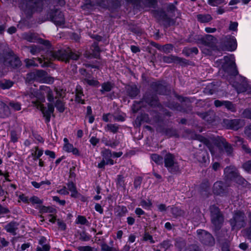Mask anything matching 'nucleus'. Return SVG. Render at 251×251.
<instances>
[{"label": "nucleus", "instance_id": "3c124183", "mask_svg": "<svg viewBox=\"0 0 251 251\" xmlns=\"http://www.w3.org/2000/svg\"><path fill=\"white\" fill-rule=\"evenodd\" d=\"M30 52L32 54H36L37 53L40 51V48L36 46H31L30 47Z\"/></svg>", "mask_w": 251, "mask_h": 251}, {"label": "nucleus", "instance_id": "ea45409f", "mask_svg": "<svg viewBox=\"0 0 251 251\" xmlns=\"http://www.w3.org/2000/svg\"><path fill=\"white\" fill-rule=\"evenodd\" d=\"M57 192L61 195H68L69 193V192L68 190L67 187H66L65 186L63 187L62 188H60V189L57 190Z\"/></svg>", "mask_w": 251, "mask_h": 251}, {"label": "nucleus", "instance_id": "6e6552de", "mask_svg": "<svg viewBox=\"0 0 251 251\" xmlns=\"http://www.w3.org/2000/svg\"><path fill=\"white\" fill-rule=\"evenodd\" d=\"M30 75H33L35 80L45 83H52L53 82V78L47 75L46 73L43 70H38L31 73Z\"/></svg>", "mask_w": 251, "mask_h": 251}, {"label": "nucleus", "instance_id": "72a5a7b5", "mask_svg": "<svg viewBox=\"0 0 251 251\" xmlns=\"http://www.w3.org/2000/svg\"><path fill=\"white\" fill-rule=\"evenodd\" d=\"M243 168L245 171L249 173H251V161H248L243 165Z\"/></svg>", "mask_w": 251, "mask_h": 251}, {"label": "nucleus", "instance_id": "423d86ee", "mask_svg": "<svg viewBox=\"0 0 251 251\" xmlns=\"http://www.w3.org/2000/svg\"><path fill=\"white\" fill-rule=\"evenodd\" d=\"M230 224L233 229L236 227L239 229L244 226L245 225L244 214L241 211L236 212L233 219L230 220Z\"/></svg>", "mask_w": 251, "mask_h": 251}, {"label": "nucleus", "instance_id": "20e7f679", "mask_svg": "<svg viewBox=\"0 0 251 251\" xmlns=\"http://www.w3.org/2000/svg\"><path fill=\"white\" fill-rule=\"evenodd\" d=\"M164 163L165 166L171 173H175L179 170L178 165L175 160L174 156L171 153H168L165 156Z\"/></svg>", "mask_w": 251, "mask_h": 251}, {"label": "nucleus", "instance_id": "bf43d9fd", "mask_svg": "<svg viewBox=\"0 0 251 251\" xmlns=\"http://www.w3.org/2000/svg\"><path fill=\"white\" fill-rule=\"evenodd\" d=\"M238 26V23L237 22H231L229 25V28L231 30H235Z\"/></svg>", "mask_w": 251, "mask_h": 251}, {"label": "nucleus", "instance_id": "473e14b6", "mask_svg": "<svg viewBox=\"0 0 251 251\" xmlns=\"http://www.w3.org/2000/svg\"><path fill=\"white\" fill-rule=\"evenodd\" d=\"M163 61L170 63L177 60V58L175 56H164L163 58Z\"/></svg>", "mask_w": 251, "mask_h": 251}, {"label": "nucleus", "instance_id": "6e6d98bb", "mask_svg": "<svg viewBox=\"0 0 251 251\" xmlns=\"http://www.w3.org/2000/svg\"><path fill=\"white\" fill-rule=\"evenodd\" d=\"M57 225L58 226L59 228L61 230H65L66 229L65 224L59 220H57Z\"/></svg>", "mask_w": 251, "mask_h": 251}, {"label": "nucleus", "instance_id": "e433bc0d", "mask_svg": "<svg viewBox=\"0 0 251 251\" xmlns=\"http://www.w3.org/2000/svg\"><path fill=\"white\" fill-rule=\"evenodd\" d=\"M151 205V203L150 201H142L140 202V205L142 206L143 208L145 209H148L150 207Z\"/></svg>", "mask_w": 251, "mask_h": 251}, {"label": "nucleus", "instance_id": "1a4fd4ad", "mask_svg": "<svg viewBox=\"0 0 251 251\" xmlns=\"http://www.w3.org/2000/svg\"><path fill=\"white\" fill-rule=\"evenodd\" d=\"M225 173L226 174L228 177L233 179L239 184H244L246 181L242 177L237 174L234 167H226L225 170Z\"/></svg>", "mask_w": 251, "mask_h": 251}, {"label": "nucleus", "instance_id": "c756f323", "mask_svg": "<svg viewBox=\"0 0 251 251\" xmlns=\"http://www.w3.org/2000/svg\"><path fill=\"white\" fill-rule=\"evenodd\" d=\"M151 159L157 164L162 163L163 158L162 157L156 154H152L151 156Z\"/></svg>", "mask_w": 251, "mask_h": 251}, {"label": "nucleus", "instance_id": "dca6fc26", "mask_svg": "<svg viewBox=\"0 0 251 251\" xmlns=\"http://www.w3.org/2000/svg\"><path fill=\"white\" fill-rule=\"evenodd\" d=\"M67 185L68 191L71 192V196L73 198H77L79 193L76 190L75 185L73 182H69Z\"/></svg>", "mask_w": 251, "mask_h": 251}, {"label": "nucleus", "instance_id": "f3484780", "mask_svg": "<svg viewBox=\"0 0 251 251\" xmlns=\"http://www.w3.org/2000/svg\"><path fill=\"white\" fill-rule=\"evenodd\" d=\"M38 61L39 64H41V66H44L45 65L42 64V60L41 58H37L33 59H25V62L27 67L37 66L38 64L36 61Z\"/></svg>", "mask_w": 251, "mask_h": 251}, {"label": "nucleus", "instance_id": "58836bf2", "mask_svg": "<svg viewBox=\"0 0 251 251\" xmlns=\"http://www.w3.org/2000/svg\"><path fill=\"white\" fill-rule=\"evenodd\" d=\"M171 245V242L169 240L164 241L160 245L161 248L164 249L165 250L168 249Z\"/></svg>", "mask_w": 251, "mask_h": 251}, {"label": "nucleus", "instance_id": "c9c22d12", "mask_svg": "<svg viewBox=\"0 0 251 251\" xmlns=\"http://www.w3.org/2000/svg\"><path fill=\"white\" fill-rule=\"evenodd\" d=\"M106 128L107 130L112 132H116L118 129V127L116 125L108 124L107 125Z\"/></svg>", "mask_w": 251, "mask_h": 251}, {"label": "nucleus", "instance_id": "c85d7f7f", "mask_svg": "<svg viewBox=\"0 0 251 251\" xmlns=\"http://www.w3.org/2000/svg\"><path fill=\"white\" fill-rule=\"evenodd\" d=\"M55 106L60 112H62L64 111V105L61 100H57L56 101Z\"/></svg>", "mask_w": 251, "mask_h": 251}, {"label": "nucleus", "instance_id": "a878e982", "mask_svg": "<svg viewBox=\"0 0 251 251\" xmlns=\"http://www.w3.org/2000/svg\"><path fill=\"white\" fill-rule=\"evenodd\" d=\"M87 83L91 86H97L99 84V82L94 79H90L89 78H85L84 79V83Z\"/></svg>", "mask_w": 251, "mask_h": 251}, {"label": "nucleus", "instance_id": "bb28decb", "mask_svg": "<svg viewBox=\"0 0 251 251\" xmlns=\"http://www.w3.org/2000/svg\"><path fill=\"white\" fill-rule=\"evenodd\" d=\"M224 106H225L228 110H230L231 112H234L236 110L235 107L233 104L230 101H225Z\"/></svg>", "mask_w": 251, "mask_h": 251}, {"label": "nucleus", "instance_id": "39448f33", "mask_svg": "<svg viewBox=\"0 0 251 251\" xmlns=\"http://www.w3.org/2000/svg\"><path fill=\"white\" fill-rule=\"evenodd\" d=\"M102 160L98 164V167L100 168H103L105 165H113L114 161L111 159L112 154L111 151L107 149H103L101 152Z\"/></svg>", "mask_w": 251, "mask_h": 251}, {"label": "nucleus", "instance_id": "aec40b11", "mask_svg": "<svg viewBox=\"0 0 251 251\" xmlns=\"http://www.w3.org/2000/svg\"><path fill=\"white\" fill-rule=\"evenodd\" d=\"M197 19L201 23H208L212 20V17L208 14H199L197 15Z\"/></svg>", "mask_w": 251, "mask_h": 251}, {"label": "nucleus", "instance_id": "7ed1b4c3", "mask_svg": "<svg viewBox=\"0 0 251 251\" xmlns=\"http://www.w3.org/2000/svg\"><path fill=\"white\" fill-rule=\"evenodd\" d=\"M79 56V54L72 51L60 50L53 54V57L58 60L67 62L70 59L76 60Z\"/></svg>", "mask_w": 251, "mask_h": 251}, {"label": "nucleus", "instance_id": "e2e57ef3", "mask_svg": "<svg viewBox=\"0 0 251 251\" xmlns=\"http://www.w3.org/2000/svg\"><path fill=\"white\" fill-rule=\"evenodd\" d=\"M243 114L244 116L251 119V109L245 110Z\"/></svg>", "mask_w": 251, "mask_h": 251}, {"label": "nucleus", "instance_id": "69168bd1", "mask_svg": "<svg viewBox=\"0 0 251 251\" xmlns=\"http://www.w3.org/2000/svg\"><path fill=\"white\" fill-rule=\"evenodd\" d=\"M136 239V236L134 234H130L129 235L128 238V241L129 243H133L135 242Z\"/></svg>", "mask_w": 251, "mask_h": 251}, {"label": "nucleus", "instance_id": "412c9836", "mask_svg": "<svg viewBox=\"0 0 251 251\" xmlns=\"http://www.w3.org/2000/svg\"><path fill=\"white\" fill-rule=\"evenodd\" d=\"M101 250L102 251H119L118 249L109 246L107 244L103 243L101 244Z\"/></svg>", "mask_w": 251, "mask_h": 251}, {"label": "nucleus", "instance_id": "338daca9", "mask_svg": "<svg viewBox=\"0 0 251 251\" xmlns=\"http://www.w3.org/2000/svg\"><path fill=\"white\" fill-rule=\"evenodd\" d=\"M141 183V179L139 177L136 178L134 180V186L136 188H137Z\"/></svg>", "mask_w": 251, "mask_h": 251}, {"label": "nucleus", "instance_id": "37998d69", "mask_svg": "<svg viewBox=\"0 0 251 251\" xmlns=\"http://www.w3.org/2000/svg\"><path fill=\"white\" fill-rule=\"evenodd\" d=\"M79 251H93V249L88 246H80L77 248Z\"/></svg>", "mask_w": 251, "mask_h": 251}, {"label": "nucleus", "instance_id": "774afa93", "mask_svg": "<svg viewBox=\"0 0 251 251\" xmlns=\"http://www.w3.org/2000/svg\"><path fill=\"white\" fill-rule=\"evenodd\" d=\"M11 141L13 142H15L17 141L18 138L17 137L16 134L14 132H11Z\"/></svg>", "mask_w": 251, "mask_h": 251}, {"label": "nucleus", "instance_id": "f8f14e48", "mask_svg": "<svg viewBox=\"0 0 251 251\" xmlns=\"http://www.w3.org/2000/svg\"><path fill=\"white\" fill-rule=\"evenodd\" d=\"M213 192L215 195L223 196L226 193V186L221 181L216 182L213 185Z\"/></svg>", "mask_w": 251, "mask_h": 251}, {"label": "nucleus", "instance_id": "a18cd8bd", "mask_svg": "<svg viewBox=\"0 0 251 251\" xmlns=\"http://www.w3.org/2000/svg\"><path fill=\"white\" fill-rule=\"evenodd\" d=\"M113 116L110 114H104L102 117V119L106 122L112 121Z\"/></svg>", "mask_w": 251, "mask_h": 251}, {"label": "nucleus", "instance_id": "cd10ccee", "mask_svg": "<svg viewBox=\"0 0 251 251\" xmlns=\"http://www.w3.org/2000/svg\"><path fill=\"white\" fill-rule=\"evenodd\" d=\"M225 0H208V3L212 6H217L224 3Z\"/></svg>", "mask_w": 251, "mask_h": 251}, {"label": "nucleus", "instance_id": "680f3d73", "mask_svg": "<svg viewBox=\"0 0 251 251\" xmlns=\"http://www.w3.org/2000/svg\"><path fill=\"white\" fill-rule=\"evenodd\" d=\"M123 235V232L121 230H118L116 233V236L114 237L115 239L121 240Z\"/></svg>", "mask_w": 251, "mask_h": 251}, {"label": "nucleus", "instance_id": "4d7b16f0", "mask_svg": "<svg viewBox=\"0 0 251 251\" xmlns=\"http://www.w3.org/2000/svg\"><path fill=\"white\" fill-rule=\"evenodd\" d=\"M45 153L46 155L49 156L51 158H55V153L52 151L49 150H46L45 151Z\"/></svg>", "mask_w": 251, "mask_h": 251}, {"label": "nucleus", "instance_id": "864d4df0", "mask_svg": "<svg viewBox=\"0 0 251 251\" xmlns=\"http://www.w3.org/2000/svg\"><path fill=\"white\" fill-rule=\"evenodd\" d=\"M19 199L24 202L28 203L29 201V199H28L26 196L25 195H21L19 196Z\"/></svg>", "mask_w": 251, "mask_h": 251}, {"label": "nucleus", "instance_id": "2f4dec72", "mask_svg": "<svg viewBox=\"0 0 251 251\" xmlns=\"http://www.w3.org/2000/svg\"><path fill=\"white\" fill-rule=\"evenodd\" d=\"M214 37L211 35H206L201 38L202 42L205 45H207L209 43L208 41L213 40Z\"/></svg>", "mask_w": 251, "mask_h": 251}, {"label": "nucleus", "instance_id": "0eeeda50", "mask_svg": "<svg viewBox=\"0 0 251 251\" xmlns=\"http://www.w3.org/2000/svg\"><path fill=\"white\" fill-rule=\"evenodd\" d=\"M198 238L204 245L212 246L214 244V239L211 235L203 230H197Z\"/></svg>", "mask_w": 251, "mask_h": 251}, {"label": "nucleus", "instance_id": "de8ad7c7", "mask_svg": "<svg viewBox=\"0 0 251 251\" xmlns=\"http://www.w3.org/2000/svg\"><path fill=\"white\" fill-rule=\"evenodd\" d=\"M154 16L156 18H158L159 20H162L165 18V17H166V15L165 14L164 12H160V14H159L158 12L155 13Z\"/></svg>", "mask_w": 251, "mask_h": 251}, {"label": "nucleus", "instance_id": "7c9ffc66", "mask_svg": "<svg viewBox=\"0 0 251 251\" xmlns=\"http://www.w3.org/2000/svg\"><path fill=\"white\" fill-rule=\"evenodd\" d=\"M29 202L33 204H41L43 203V201L36 196H32L29 198Z\"/></svg>", "mask_w": 251, "mask_h": 251}, {"label": "nucleus", "instance_id": "ddd939ff", "mask_svg": "<svg viewBox=\"0 0 251 251\" xmlns=\"http://www.w3.org/2000/svg\"><path fill=\"white\" fill-rule=\"evenodd\" d=\"M63 150L67 152H72L74 155H79V151L76 148H74L73 145L70 143L64 145Z\"/></svg>", "mask_w": 251, "mask_h": 251}, {"label": "nucleus", "instance_id": "8fccbe9b", "mask_svg": "<svg viewBox=\"0 0 251 251\" xmlns=\"http://www.w3.org/2000/svg\"><path fill=\"white\" fill-rule=\"evenodd\" d=\"M186 251H200L199 248L198 246L196 245H191L190 246L188 249L186 250Z\"/></svg>", "mask_w": 251, "mask_h": 251}, {"label": "nucleus", "instance_id": "4468645a", "mask_svg": "<svg viewBox=\"0 0 251 251\" xmlns=\"http://www.w3.org/2000/svg\"><path fill=\"white\" fill-rule=\"evenodd\" d=\"M225 65L229 66L231 69H235V64L234 62V57L233 55L226 56L224 57Z\"/></svg>", "mask_w": 251, "mask_h": 251}, {"label": "nucleus", "instance_id": "4c0bfd02", "mask_svg": "<svg viewBox=\"0 0 251 251\" xmlns=\"http://www.w3.org/2000/svg\"><path fill=\"white\" fill-rule=\"evenodd\" d=\"M9 105L15 110L18 111L21 109V104L18 102H10Z\"/></svg>", "mask_w": 251, "mask_h": 251}, {"label": "nucleus", "instance_id": "9b49d317", "mask_svg": "<svg viewBox=\"0 0 251 251\" xmlns=\"http://www.w3.org/2000/svg\"><path fill=\"white\" fill-rule=\"evenodd\" d=\"M51 20L57 25H61L64 24V15L61 12L56 10L54 14L50 15Z\"/></svg>", "mask_w": 251, "mask_h": 251}, {"label": "nucleus", "instance_id": "f257e3e1", "mask_svg": "<svg viewBox=\"0 0 251 251\" xmlns=\"http://www.w3.org/2000/svg\"><path fill=\"white\" fill-rule=\"evenodd\" d=\"M55 93V96L50 87L43 85L40 86L39 91L34 92L30 95L31 102L34 106L42 111L46 118L47 122H49L50 121V116L54 111V106L52 103H49L48 105V108H45L42 104V102L45 101V95L47 96L48 101L50 102L53 101L54 98L57 99L63 96L62 90L56 89Z\"/></svg>", "mask_w": 251, "mask_h": 251}, {"label": "nucleus", "instance_id": "0e129e2a", "mask_svg": "<svg viewBox=\"0 0 251 251\" xmlns=\"http://www.w3.org/2000/svg\"><path fill=\"white\" fill-rule=\"evenodd\" d=\"M80 239L83 241H88L90 239V237L85 233H83L80 234Z\"/></svg>", "mask_w": 251, "mask_h": 251}, {"label": "nucleus", "instance_id": "13d9d810", "mask_svg": "<svg viewBox=\"0 0 251 251\" xmlns=\"http://www.w3.org/2000/svg\"><path fill=\"white\" fill-rule=\"evenodd\" d=\"M99 142V139L96 137H92L90 139V142L93 146L96 145Z\"/></svg>", "mask_w": 251, "mask_h": 251}, {"label": "nucleus", "instance_id": "5fc2aeb1", "mask_svg": "<svg viewBox=\"0 0 251 251\" xmlns=\"http://www.w3.org/2000/svg\"><path fill=\"white\" fill-rule=\"evenodd\" d=\"M245 134L251 139V125L247 126L245 130Z\"/></svg>", "mask_w": 251, "mask_h": 251}, {"label": "nucleus", "instance_id": "052dcab7", "mask_svg": "<svg viewBox=\"0 0 251 251\" xmlns=\"http://www.w3.org/2000/svg\"><path fill=\"white\" fill-rule=\"evenodd\" d=\"M95 209L97 212H99L100 214L103 213V208H102L101 206L99 203L96 204L95 206Z\"/></svg>", "mask_w": 251, "mask_h": 251}, {"label": "nucleus", "instance_id": "79ce46f5", "mask_svg": "<svg viewBox=\"0 0 251 251\" xmlns=\"http://www.w3.org/2000/svg\"><path fill=\"white\" fill-rule=\"evenodd\" d=\"M143 239L145 241H150L151 243H154V241L153 240L152 236L148 233H145L144 234Z\"/></svg>", "mask_w": 251, "mask_h": 251}, {"label": "nucleus", "instance_id": "a19ab883", "mask_svg": "<svg viewBox=\"0 0 251 251\" xmlns=\"http://www.w3.org/2000/svg\"><path fill=\"white\" fill-rule=\"evenodd\" d=\"M87 222L86 219L82 216H79L76 219V223L82 225H84Z\"/></svg>", "mask_w": 251, "mask_h": 251}, {"label": "nucleus", "instance_id": "f03ea898", "mask_svg": "<svg viewBox=\"0 0 251 251\" xmlns=\"http://www.w3.org/2000/svg\"><path fill=\"white\" fill-rule=\"evenodd\" d=\"M43 5L42 0H28L25 4L22 5L20 7L25 14L30 15L35 12L40 11Z\"/></svg>", "mask_w": 251, "mask_h": 251}, {"label": "nucleus", "instance_id": "49530a36", "mask_svg": "<svg viewBox=\"0 0 251 251\" xmlns=\"http://www.w3.org/2000/svg\"><path fill=\"white\" fill-rule=\"evenodd\" d=\"M21 62L18 58H14L13 61L11 60L10 65L13 67H18L20 65Z\"/></svg>", "mask_w": 251, "mask_h": 251}, {"label": "nucleus", "instance_id": "4be33fe9", "mask_svg": "<svg viewBox=\"0 0 251 251\" xmlns=\"http://www.w3.org/2000/svg\"><path fill=\"white\" fill-rule=\"evenodd\" d=\"M127 91L129 96L132 98L137 96L138 93V90L135 86L129 87Z\"/></svg>", "mask_w": 251, "mask_h": 251}, {"label": "nucleus", "instance_id": "09e8293b", "mask_svg": "<svg viewBox=\"0 0 251 251\" xmlns=\"http://www.w3.org/2000/svg\"><path fill=\"white\" fill-rule=\"evenodd\" d=\"M52 199L53 201L57 202L60 205H65L66 201L65 200H60L57 196H54L52 197Z\"/></svg>", "mask_w": 251, "mask_h": 251}, {"label": "nucleus", "instance_id": "f704fd0d", "mask_svg": "<svg viewBox=\"0 0 251 251\" xmlns=\"http://www.w3.org/2000/svg\"><path fill=\"white\" fill-rule=\"evenodd\" d=\"M25 38L27 41L31 42H34L37 40L36 35L32 33L27 35Z\"/></svg>", "mask_w": 251, "mask_h": 251}, {"label": "nucleus", "instance_id": "a211bd4d", "mask_svg": "<svg viewBox=\"0 0 251 251\" xmlns=\"http://www.w3.org/2000/svg\"><path fill=\"white\" fill-rule=\"evenodd\" d=\"M83 96V94L81 87L80 86H77L76 88L75 100L78 103H84V100L82 99Z\"/></svg>", "mask_w": 251, "mask_h": 251}, {"label": "nucleus", "instance_id": "6ab92c4d", "mask_svg": "<svg viewBox=\"0 0 251 251\" xmlns=\"http://www.w3.org/2000/svg\"><path fill=\"white\" fill-rule=\"evenodd\" d=\"M17 226L16 223L11 222L6 225L4 228L8 232L15 235L16 234V231L17 229Z\"/></svg>", "mask_w": 251, "mask_h": 251}, {"label": "nucleus", "instance_id": "5701e85b", "mask_svg": "<svg viewBox=\"0 0 251 251\" xmlns=\"http://www.w3.org/2000/svg\"><path fill=\"white\" fill-rule=\"evenodd\" d=\"M113 88V85L110 82L103 83L101 85V92H109Z\"/></svg>", "mask_w": 251, "mask_h": 251}, {"label": "nucleus", "instance_id": "603ef678", "mask_svg": "<svg viewBox=\"0 0 251 251\" xmlns=\"http://www.w3.org/2000/svg\"><path fill=\"white\" fill-rule=\"evenodd\" d=\"M162 50L166 52H169L173 50V46L171 45H166L163 47Z\"/></svg>", "mask_w": 251, "mask_h": 251}, {"label": "nucleus", "instance_id": "2eb2a0df", "mask_svg": "<svg viewBox=\"0 0 251 251\" xmlns=\"http://www.w3.org/2000/svg\"><path fill=\"white\" fill-rule=\"evenodd\" d=\"M9 114L8 107L4 102L0 101V117L4 118Z\"/></svg>", "mask_w": 251, "mask_h": 251}, {"label": "nucleus", "instance_id": "9d476101", "mask_svg": "<svg viewBox=\"0 0 251 251\" xmlns=\"http://www.w3.org/2000/svg\"><path fill=\"white\" fill-rule=\"evenodd\" d=\"M211 220L216 227H219L223 222V217L221 214L219 209L215 206L210 207Z\"/></svg>", "mask_w": 251, "mask_h": 251}, {"label": "nucleus", "instance_id": "b1692460", "mask_svg": "<svg viewBox=\"0 0 251 251\" xmlns=\"http://www.w3.org/2000/svg\"><path fill=\"white\" fill-rule=\"evenodd\" d=\"M35 151L32 153V155L34 157V160L39 158L43 154V151L39 150L37 147L35 148Z\"/></svg>", "mask_w": 251, "mask_h": 251}, {"label": "nucleus", "instance_id": "c03bdc74", "mask_svg": "<svg viewBox=\"0 0 251 251\" xmlns=\"http://www.w3.org/2000/svg\"><path fill=\"white\" fill-rule=\"evenodd\" d=\"M231 41V48L229 50L233 51L234 50L236 49L237 44H236V40L235 38L232 37L230 39Z\"/></svg>", "mask_w": 251, "mask_h": 251}, {"label": "nucleus", "instance_id": "393cba45", "mask_svg": "<svg viewBox=\"0 0 251 251\" xmlns=\"http://www.w3.org/2000/svg\"><path fill=\"white\" fill-rule=\"evenodd\" d=\"M102 142L105 144V146L110 147L112 148H115L118 145V143L116 141H112L108 140L105 139H103Z\"/></svg>", "mask_w": 251, "mask_h": 251}]
</instances>
